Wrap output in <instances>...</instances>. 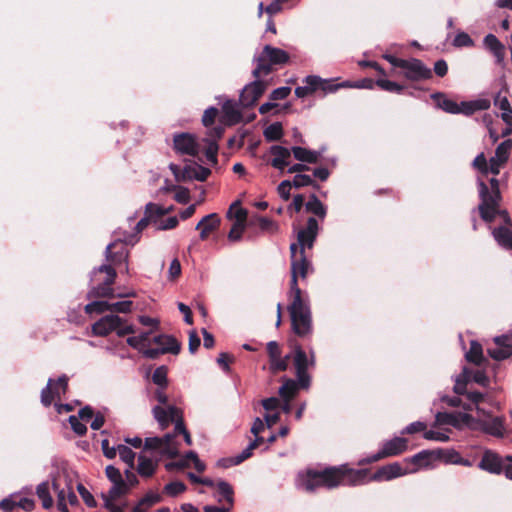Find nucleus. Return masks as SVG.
<instances>
[{
    "mask_svg": "<svg viewBox=\"0 0 512 512\" xmlns=\"http://www.w3.org/2000/svg\"><path fill=\"white\" fill-rule=\"evenodd\" d=\"M312 269L311 262L305 253H300L298 259L291 260V281L290 297L291 303L288 306L292 327L298 336H305L312 331V318L308 299L304 298L301 289L298 287L297 278H306L309 270Z\"/></svg>",
    "mask_w": 512,
    "mask_h": 512,
    "instance_id": "1",
    "label": "nucleus"
},
{
    "mask_svg": "<svg viewBox=\"0 0 512 512\" xmlns=\"http://www.w3.org/2000/svg\"><path fill=\"white\" fill-rule=\"evenodd\" d=\"M477 186L480 198L478 211L482 220L491 223L496 216H500L506 225L512 226L507 210L501 209L500 207L502 196L499 188V180L492 177L488 185L479 177L477 179Z\"/></svg>",
    "mask_w": 512,
    "mask_h": 512,
    "instance_id": "2",
    "label": "nucleus"
},
{
    "mask_svg": "<svg viewBox=\"0 0 512 512\" xmlns=\"http://www.w3.org/2000/svg\"><path fill=\"white\" fill-rule=\"evenodd\" d=\"M335 476L333 475V467L326 468L322 471L308 469L299 472L296 478V487L299 490L312 493L319 487H326L328 489L335 488Z\"/></svg>",
    "mask_w": 512,
    "mask_h": 512,
    "instance_id": "3",
    "label": "nucleus"
},
{
    "mask_svg": "<svg viewBox=\"0 0 512 512\" xmlns=\"http://www.w3.org/2000/svg\"><path fill=\"white\" fill-rule=\"evenodd\" d=\"M288 60L289 55L286 51L271 45H265L263 50L253 58L256 66L252 70V75L254 78L266 76L272 72L273 65L285 64Z\"/></svg>",
    "mask_w": 512,
    "mask_h": 512,
    "instance_id": "4",
    "label": "nucleus"
},
{
    "mask_svg": "<svg viewBox=\"0 0 512 512\" xmlns=\"http://www.w3.org/2000/svg\"><path fill=\"white\" fill-rule=\"evenodd\" d=\"M105 473L112 487L107 493H102L104 506L110 512H123V507L115 503V501L127 494V485L124 483V478L118 468L113 465H108Z\"/></svg>",
    "mask_w": 512,
    "mask_h": 512,
    "instance_id": "5",
    "label": "nucleus"
},
{
    "mask_svg": "<svg viewBox=\"0 0 512 512\" xmlns=\"http://www.w3.org/2000/svg\"><path fill=\"white\" fill-rule=\"evenodd\" d=\"M150 452V456L158 458L163 457L174 458L178 455L179 447L171 433L165 434L163 437H147L144 443V452Z\"/></svg>",
    "mask_w": 512,
    "mask_h": 512,
    "instance_id": "6",
    "label": "nucleus"
},
{
    "mask_svg": "<svg viewBox=\"0 0 512 512\" xmlns=\"http://www.w3.org/2000/svg\"><path fill=\"white\" fill-rule=\"evenodd\" d=\"M97 273H105V279L93 286L87 293V298H111L114 297V289L112 288V284L116 279V271L111 265L102 264L97 268H94L91 272V281L94 280V277Z\"/></svg>",
    "mask_w": 512,
    "mask_h": 512,
    "instance_id": "7",
    "label": "nucleus"
},
{
    "mask_svg": "<svg viewBox=\"0 0 512 512\" xmlns=\"http://www.w3.org/2000/svg\"><path fill=\"white\" fill-rule=\"evenodd\" d=\"M335 488L338 486H358L370 481L367 469H350L347 466L333 467Z\"/></svg>",
    "mask_w": 512,
    "mask_h": 512,
    "instance_id": "8",
    "label": "nucleus"
},
{
    "mask_svg": "<svg viewBox=\"0 0 512 512\" xmlns=\"http://www.w3.org/2000/svg\"><path fill=\"white\" fill-rule=\"evenodd\" d=\"M152 342L157 345L156 348H148L144 351V357L148 359H157L160 355L171 353L177 355L180 352V343L170 335L161 334L155 336Z\"/></svg>",
    "mask_w": 512,
    "mask_h": 512,
    "instance_id": "9",
    "label": "nucleus"
},
{
    "mask_svg": "<svg viewBox=\"0 0 512 512\" xmlns=\"http://www.w3.org/2000/svg\"><path fill=\"white\" fill-rule=\"evenodd\" d=\"M477 427L494 437L502 438L505 434L504 418L492 416L488 411H482L475 419Z\"/></svg>",
    "mask_w": 512,
    "mask_h": 512,
    "instance_id": "10",
    "label": "nucleus"
},
{
    "mask_svg": "<svg viewBox=\"0 0 512 512\" xmlns=\"http://www.w3.org/2000/svg\"><path fill=\"white\" fill-rule=\"evenodd\" d=\"M473 381L481 386H487L489 383V378L483 370L473 371L468 367H463L462 372L456 376L454 392L457 395H464L466 393V385Z\"/></svg>",
    "mask_w": 512,
    "mask_h": 512,
    "instance_id": "11",
    "label": "nucleus"
},
{
    "mask_svg": "<svg viewBox=\"0 0 512 512\" xmlns=\"http://www.w3.org/2000/svg\"><path fill=\"white\" fill-rule=\"evenodd\" d=\"M169 167L172 173L174 174L176 180L178 181H205L207 177L210 175V170L208 168L198 165L196 163L187 164L183 168L176 164H170Z\"/></svg>",
    "mask_w": 512,
    "mask_h": 512,
    "instance_id": "12",
    "label": "nucleus"
},
{
    "mask_svg": "<svg viewBox=\"0 0 512 512\" xmlns=\"http://www.w3.org/2000/svg\"><path fill=\"white\" fill-rule=\"evenodd\" d=\"M68 380L66 375L60 376L57 381L49 378L46 387L41 391V403L48 407L55 398L60 399L67 391Z\"/></svg>",
    "mask_w": 512,
    "mask_h": 512,
    "instance_id": "13",
    "label": "nucleus"
},
{
    "mask_svg": "<svg viewBox=\"0 0 512 512\" xmlns=\"http://www.w3.org/2000/svg\"><path fill=\"white\" fill-rule=\"evenodd\" d=\"M408 448V441L402 437H394L390 440L385 441L382 444V448L376 453L369 457L366 462L372 463L379 461L383 458L396 456L406 451Z\"/></svg>",
    "mask_w": 512,
    "mask_h": 512,
    "instance_id": "14",
    "label": "nucleus"
},
{
    "mask_svg": "<svg viewBox=\"0 0 512 512\" xmlns=\"http://www.w3.org/2000/svg\"><path fill=\"white\" fill-rule=\"evenodd\" d=\"M268 85L269 83L260 78H255L254 81L245 85L239 96L241 106L244 108L253 106L267 89Z\"/></svg>",
    "mask_w": 512,
    "mask_h": 512,
    "instance_id": "15",
    "label": "nucleus"
},
{
    "mask_svg": "<svg viewBox=\"0 0 512 512\" xmlns=\"http://www.w3.org/2000/svg\"><path fill=\"white\" fill-rule=\"evenodd\" d=\"M173 146L178 154L196 156L200 151V145L191 133L182 132L174 134Z\"/></svg>",
    "mask_w": 512,
    "mask_h": 512,
    "instance_id": "16",
    "label": "nucleus"
},
{
    "mask_svg": "<svg viewBox=\"0 0 512 512\" xmlns=\"http://www.w3.org/2000/svg\"><path fill=\"white\" fill-rule=\"evenodd\" d=\"M401 69L404 70L405 78L412 81L429 79L432 76L431 70L426 67L422 61L416 58L403 60Z\"/></svg>",
    "mask_w": 512,
    "mask_h": 512,
    "instance_id": "17",
    "label": "nucleus"
},
{
    "mask_svg": "<svg viewBox=\"0 0 512 512\" xmlns=\"http://www.w3.org/2000/svg\"><path fill=\"white\" fill-rule=\"evenodd\" d=\"M493 341L496 347L487 349V353L492 359L502 361L512 355V334L496 336Z\"/></svg>",
    "mask_w": 512,
    "mask_h": 512,
    "instance_id": "18",
    "label": "nucleus"
},
{
    "mask_svg": "<svg viewBox=\"0 0 512 512\" xmlns=\"http://www.w3.org/2000/svg\"><path fill=\"white\" fill-rule=\"evenodd\" d=\"M410 473L409 467H403L399 462H394L380 467L370 479L372 481H390Z\"/></svg>",
    "mask_w": 512,
    "mask_h": 512,
    "instance_id": "19",
    "label": "nucleus"
},
{
    "mask_svg": "<svg viewBox=\"0 0 512 512\" xmlns=\"http://www.w3.org/2000/svg\"><path fill=\"white\" fill-rule=\"evenodd\" d=\"M318 222L314 217L307 220L306 227L299 230L297 240L300 247V253H305V248H312L318 235Z\"/></svg>",
    "mask_w": 512,
    "mask_h": 512,
    "instance_id": "20",
    "label": "nucleus"
},
{
    "mask_svg": "<svg viewBox=\"0 0 512 512\" xmlns=\"http://www.w3.org/2000/svg\"><path fill=\"white\" fill-rule=\"evenodd\" d=\"M120 316L114 313L105 315L91 327V334L97 337H106L118 327Z\"/></svg>",
    "mask_w": 512,
    "mask_h": 512,
    "instance_id": "21",
    "label": "nucleus"
},
{
    "mask_svg": "<svg viewBox=\"0 0 512 512\" xmlns=\"http://www.w3.org/2000/svg\"><path fill=\"white\" fill-rule=\"evenodd\" d=\"M510 87L504 84L494 97V106L501 111V118L507 125H512V109L509 102Z\"/></svg>",
    "mask_w": 512,
    "mask_h": 512,
    "instance_id": "22",
    "label": "nucleus"
},
{
    "mask_svg": "<svg viewBox=\"0 0 512 512\" xmlns=\"http://www.w3.org/2000/svg\"><path fill=\"white\" fill-rule=\"evenodd\" d=\"M153 415L162 428L167 427L171 422L176 423L178 419H182L181 411L173 405L167 407L155 406Z\"/></svg>",
    "mask_w": 512,
    "mask_h": 512,
    "instance_id": "23",
    "label": "nucleus"
},
{
    "mask_svg": "<svg viewBox=\"0 0 512 512\" xmlns=\"http://www.w3.org/2000/svg\"><path fill=\"white\" fill-rule=\"evenodd\" d=\"M472 420L473 417L466 413L438 412L435 415V423L437 425H451L457 428L462 424H470Z\"/></svg>",
    "mask_w": 512,
    "mask_h": 512,
    "instance_id": "24",
    "label": "nucleus"
},
{
    "mask_svg": "<svg viewBox=\"0 0 512 512\" xmlns=\"http://www.w3.org/2000/svg\"><path fill=\"white\" fill-rule=\"evenodd\" d=\"M504 462L505 458L502 459L497 453L491 450H485L478 467L491 474H500L503 471Z\"/></svg>",
    "mask_w": 512,
    "mask_h": 512,
    "instance_id": "25",
    "label": "nucleus"
},
{
    "mask_svg": "<svg viewBox=\"0 0 512 512\" xmlns=\"http://www.w3.org/2000/svg\"><path fill=\"white\" fill-rule=\"evenodd\" d=\"M269 152L273 156L270 163L275 169L283 171L284 168L289 165L291 149L280 145H273L270 147Z\"/></svg>",
    "mask_w": 512,
    "mask_h": 512,
    "instance_id": "26",
    "label": "nucleus"
},
{
    "mask_svg": "<svg viewBox=\"0 0 512 512\" xmlns=\"http://www.w3.org/2000/svg\"><path fill=\"white\" fill-rule=\"evenodd\" d=\"M309 354L310 357H308L306 352L299 345L295 346L293 362L296 372L307 371L309 366L315 365V353L313 349L310 350Z\"/></svg>",
    "mask_w": 512,
    "mask_h": 512,
    "instance_id": "27",
    "label": "nucleus"
},
{
    "mask_svg": "<svg viewBox=\"0 0 512 512\" xmlns=\"http://www.w3.org/2000/svg\"><path fill=\"white\" fill-rule=\"evenodd\" d=\"M465 359L478 367H485L488 364V360L483 354L482 345L476 340L470 341L469 350L465 352Z\"/></svg>",
    "mask_w": 512,
    "mask_h": 512,
    "instance_id": "28",
    "label": "nucleus"
},
{
    "mask_svg": "<svg viewBox=\"0 0 512 512\" xmlns=\"http://www.w3.org/2000/svg\"><path fill=\"white\" fill-rule=\"evenodd\" d=\"M433 454L429 450H422L419 453L406 458L404 462L414 465L410 468L411 473H415L420 469L429 468L432 464Z\"/></svg>",
    "mask_w": 512,
    "mask_h": 512,
    "instance_id": "29",
    "label": "nucleus"
},
{
    "mask_svg": "<svg viewBox=\"0 0 512 512\" xmlns=\"http://www.w3.org/2000/svg\"><path fill=\"white\" fill-rule=\"evenodd\" d=\"M219 225L220 218L216 213H211L204 216L196 225V229L200 230V239H207L209 234L217 229Z\"/></svg>",
    "mask_w": 512,
    "mask_h": 512,
    "instance_id": "30",
    "label": "nucleus"
},
{
    "mask_svg": "<svg viewBox=\"0 0 512 512\" xmlns=\"http://www.w3.org/2000/svg\"><path fill=\"white\" fill-rule=\"evenodd\" d=\"M468 400L471 402L470 404L463 405V408L465 410H472L473 408L476 409L477 415L482 413V411H485L480 404L481 403H488L489 405H494V401L487 395L483 394L481 392H466Z\"/></svg>",
    "mask_w": 512,
    "mask_h": 512,
    "instance_id": "31",
    "label": "nucleus"
},
{
    "mask_svg": "<svg viewBox=\"0 0 512 512\" xmlns=\"http://www.w3.org/2000/svg\"><path fill=\"white\" fill-rule=\"evenodd\" d=\"M158 462V458L148 457L144 453H141L138 457V474L142 477H151L155 473Z\"/></svg>",
    "mask_w": 512,
    "mask_h": 512,
    "instance_id": "32",
    "label": "nucleus"
},
{
    "mask_svg": "<svg viewBox=\"0 0 512 512\" xmlns=\"http://www.w3.org/2000/svg\"><path fill=\"white\" fill-rule=\"evenodd\" d=\"M485 48H487L496 58L497 63H501L505 57L504 45L493 34H488L483 40Z\"/></svg>",
    "mask_w": 512,
    "mask_h": 512,
    "instance_id": "33",
    "label": "nucleus"
},
{
    "mask_svg": "<svg viewBox=\"0 0 512 512\" xmlns=\"http://www.w3.org/2000/svg\"><path fill=\"white\" fill-rule=\"evenodd\" d=\"M490 107L488 99H477L474 101H463L459 104L460 113L464 115H471L479 110H486Z\"/></svg>",
    "mask_w": 512,
    "mask_h": 512,
    "instance_id": "34",
    "label": "nucleus"
},
{
    "mask_svg": "<svg viewBox=\"0 0 512 512\" xmlns=\"http://www.w3.org/2000/svg\"><path fill=\"white\" fill-rule=\"evenodd\" d=\"M51 488L52 483L50 484L48 481H43L36 487V495L41 500L44 509H50L54 504Z\"/></svg>",
    "mask_w": 512,
    "mask_h": 512,
    "instance_id": "35",
    "label": "nucleus"
},
{
    "mask_svg": "<svg viewBox=\"0 0 512 512\" xmlns=\"http://www.w3.org/2000/svg\"><path fill=\"white\" fill-rule=\"evenodd\" d=\"M495 241L503 248L512 250V231L507 227H497L492 231Z\"/></svg>",
    "mask_w": 512,
    "mask_h": 512,
    "instance_id": "36",
    "label": "nucleus"
},
{
    "mask_svg": "<svg viewBox=\"0 0 512 512\" xmlns=\"http://www.w3.org/2000/svg\"><path fill=\"white\" fill-rule=\"evenodd\" d=\"M291 153H293L296 160L305 163H316L320 157L319 152L308 150L300 146H293L291 148Z\"/></svg>",
    "mask_w": 512,
    "mask_h": 512,
    "instance_id": "37",
    "label": "nucleus"
},
{
    "mask_svg": "<svg viewBox=\"0 0 512 512\" xmlns=\"http://www.w3.org/2000/svg\"><path fill=\"white\" fill-rule=\"evenodd\" d=\"M117 241L110 243L107 245L105 250V256L108 261L113 262L114 264H120L124 262L127 265L128 261V251L124 248V246H121V249L112 252L111 249L116 246ZM126 271H128V267L126 266Z\"/></svg>",
    "mask_w": 512,
    "mask_h": 512,
    "instance_id": "38",
    "label": "nucleus"
},
{
    "mask_svg": "<svg viewBox=\"0 0 512 512\" xmlns=\"http://www.w3.org/2000/svg\"><path fill=\"white\" fill-rule=\"evenodd\" d=\"M432 98L436 100L437 106L443 111L451 114H460L459 104L452 99L447 98L442 93H435Z\"/></svg>",
    "mask_w": 512,
    "mask_h": 512,
    "instance_id": "39",
    "label": "nucleus"
},
{
    "mask_svg": "<svg viewBox=\"0 0 512 512\" xmlns=\"http://www.w3.org/2000/svg\"><path fill=\"white\" fill-rule=\"evenodd\" d=\"M217 491L220 497L217 499L218 502H222L223 500L230 506L234 505V490L233 487L224 480H219L216 483Z\"/></svg>",
    "mask_w": 512,
    "mask_h": 512,
    "instance_id": "40",
    "label": "nucleus"
},
{
    "mask_svg": "<svg viewBox=\"0 0 512 512\" xmlns=\"http://www.w3.org/2000/svg\"><path fill=\"white\" fill-rule=\"evenodd\" d=\"M306 210L314 215L324 219L327 213L326 207L324 204L318 199L315 194H312L309 197V200L305 204Z\"/></svg>",
    "mask_w": 512,
    "mask_h": 512,
    "instance_id": "41",
    "label": "nucleus"
},
{
    "mask_svg": "<svg viewBox=\"0 0 512 512\" xmlns=\"http://www.w3.org/2000/svg\"><path fill=\"white\" fill-rule=\"evenodd\" d=\"M227 217L229 219H234V223L246 224L247 210L240 206L239 201H236L231 204L227 212Z\"/></svg>",
    "mask_w": 512,
    "mask_h": 512,
    "instance_id": "42",
    "label": "nucleus"
},
{
    "mask_svg": "<svg viewBox=\"0 0 512 512\" xmlns=\"http://www.w3.org/2000/svg\"><path fill=\"white\" fill-rule=\"evenodd\" d=\"M263 135L267 141H277L280 140L283 136V127L280 122H275L267 126Z\"/></svg>",
    "mask_w": 512,
    "mask_h": 512,
    "instance_id": "43",
    "label": "nucleus"
},
{
    "mask_svg": "<svg viewBox=\"0 0 512 512\" xmlns=\"http://www.w3.org/2000/svg\"><path fill=\"white\" fill-rule=\"evenodd\" d=\"M511 149H512V140L506 139L497 146L494 156L496 157V159L499 162L506 163L509 159Z\"/></svg>",
    "mask_w": 512,
    "mask_h": 512,
    "instance_id": "44",
    "label": "nucleus"
},
{
    "mask_svg": "<svg viewBox=\"0 0 512 512\" xmlns=\"http://www.w3.org/2000/svg\"><path fill=\"white\" fill-rule=\"evenodd\" d=\"M84 311L87 314H92V313L102 314L107 311L111 312L110 302L104 301V300L92 301V302L88 303L87 305H85Z\"/></svg>",
    "mask_w": 512,
    "mask_h": 512,
    "instance_id": "45",
    "label": "nucleus"
},
{
    "mask_svg": "<svg viewBox=\"0 0 512 512\" xmlns=\"http://www.w3.org/2000/svg\"><path fill=\"white\" fill-rule=\"evenodd\" d=\"M117 454L120 459L127 464V467L134 468L135 453L131 448L124 444L117 445Z\"/></svg>",
    "mask_w": 512,
    "mask_h": 512,
    "instance_id": "46",
    "label": "nucleus"
},
{
    "mask_svg": "<svg viewBox=\"0 0 512 512\" xmlns=\"http://www.w3.org/2000/svg\"><path fill=\"white\" fill-rule=\"evenodd\" d=\"M52 489L57 494V506H58V509L61 512H68L67 502H66L67 489L60 488V486H59V484L57 483L56 480H53V482H52Z\"/></svg>",
    "mask_w": 512,
    "mask_h": 512,
    "instance_id": "47",
    "label": "nucleus"
},
{
    "mask_svg": "<svg viewBox=\"0 0 512 512\" xmlns=\"http://www.w3.org/2000/svg\"><path fill=\"white\" fill-rule=\"evenodd\" d=\"M171 211V207L163 208L162 206L155 203H147L145 206V214L149 216L153 221H156L157 218L169 213Z\"/></svg>",
    "mask_w": 512,
    "mask_h": 512,
    "instance_id": "48",
    "label": "nucleus"
},
{
    "mask_svg": "<svg viewBox=\"0 0 512 512\" xmlns=\"http://www.w3.org/2000/svg\"><path fill=\"white\" fill-rule=\"evenodd\" d=\"M223 112L226 117L232 122H238L241 119V112L237 107V104L231 100L226 101L223 104Z\"/></svg>",
    "mask_w": 512,
    "mask_h": 512,
    "instance_id": "49",
    "label": "nucleus"
},
{
    "mask_svg": "<svg viewBox=\"0 0 512 512\" xmlns=\"http://www.w3.org/2000/svg\"><path fill=\"white\" fill-rule=\"evenodd\" d=\"M297 391V384L294 380H286L285 383L279 388V395L283 400L290 401Z\"/></svg>",
    "mask_w": 512,
    "mask_h": 512,
    "instance_id": "50",
    "label": "nucleus"
},
{
    "mask_svg": "<svg viewBox=\"0 0 512 512\" xmlns=\"http://www.w3.org/2000/svg\"><path fill=\"white\" fill-rule=\"evenodd\" d=\"M186 490V485L181 481H172L164 486V494L176 497Z\"/></svg>",
    "mask_w": 512,
    "mask_h": 512,
    "instance_id": "51",
    "label": "nucleus"
},
{
    "mask_svg": "<svg viewBox=\"0 0 512 512\" xmlns=\"http://www.w3.org/2000/svg\"><path fill=\"white\" fill-rule=\"evenodd\" d=\"M167 367L162 365L157 367L152 375V381L161 388L167 386Z\"/></svg>",
    "mask_w": 512,
    "mask_h": 512,
    "instance_id": "52",
    "label": "nucleus"
},
{
    "mask_svg": "<svg viewBox=\"0 0 512 512\" xmlns=\"http://www.w3.org/2000/svg\"><path fill=\"white\" fill-rule=\"evenodd\" d=\"M290 355H286L284 358L281 355L276 356L275 358H271L270 360V370L273 373H277L280 371H285L288 367V360Z\"/></svg>",
    "mask_w": 512,
    "mask_h": 512,
    "instance_id": "53",
    "label": "nucleus"
},
{
    "mask_svg": "<svg viewBox=\"0 0 512 512\" xmlns=\"http://www.w3.org/2000/svg\"><path fill=\"white\" fill-rule=\"evenodd\" d=\"M376 85L385 91L397 93V94L402 93V91L404 89V86H402L394 81L387 80V79L376 80Z\"/></svg>",
    "mask_w": 512,
    "mask_h": 512,
    "instance_id": "54",
    "label": "nucleus"
},
{
    "mask_svg": "<svg viewBox=\"0 0 512 512\" xmlns=\"http://www.w3.org/2000/svg\"><path fill=\"white\" fill-rule=\"evenodd\" d=\"M452 44L455 47H471L474 45V41L466 32H459L456 34Z\"/></svg>",
    "mask_w": 512,
    "mask_h": 512,
    "instance_id": "55",
    "label": "nucleus"
},
{
    "mask_svg": "<svg viewBox=\"0 0 512 512\" xmlns=\"http://www.w3.org/2000/svg\"><path fill=\"white\" fill-rule=\"evenodd\" d=\"M111 312L116 313H130L132 310L133 302L130 300H124L119 302L110 303Z\"/></svg>",
    "mask_w": 512,
    "mask_h": 512,
    "instance_id": "56",
    "label": "nucleus"
},
{
    "mask_svg": "<svg viewBox=\"0 0 512 512\" xmlns=\"http://www.w3.org/2000/svg\"><path fill=\"white\" fill-rule=\"evenodd\" d=\"M161 500L162 497L159 493L149 491L139 502L148 510L151 506H153L156 503H159Z\"/></svg>",
    "mask_w": 512,
    "mask_h": 512,
    "instance_id": "57",
    "label": "nucleus"
},
{
    "mask_svg": "<svg viewBox=\"0 0 512 512\" xmlns=\"http://www.w3.org/2000/svg\"><path fill=\"white\" fill-rule=\"evenodd\" d=\"M19 493H12L0 501V509L4 512H12L16 508V498Z\"/></svg>",
    "mask_w": 512,
    "mask_h": 512,
    "instance_id": "58",
    "label": "nucleus"
},
{
    "mask_svg": "<svg viewBox=\"0 0 512 512\" xmlns=\"http://www.w3.org/2000/svg\"><path fill=\"white\" fill-rule=\"evenodd\" d=\"M254 450V444H249L241 453L238 455L229 458L231 465H239L246 459H248L252 455V451Z\"/></svg>",
    "mask_w": 512,
    "mask_h": 512,
    "instance_id": "59",
    "label": "nucleus"
},
{
    "mask_svg": "<svg viewBox=\"0 0 512 512\" xmlns=\"http://www.w3.org/2000/svg\"><path fill=\"white\" fill-rule=\"evenodd\" d=\"M291 183L295 188L314 185L312 177L306 174H296Z\"/></svg>",
    "mask_w": 512,
    "mask_h": 512,
    "instance_id": "60",
    "label": "nucleus"
},
{
    "mask_svg": "<svg viewBox=\"0 0 512 512\" xmlns=\"http://www.w3.org/2000/svg\"><path fill=\"white\" fill-rule=\"evenodd\" d=\"M77 490L82 497L83 501L88 507H96L97 503L93 495L81 483L77 485Z\"/></svg>",
    "mask_w": 512,
    "mask_h": 512,
    "instance_id": "61",
    "label": "nucleus"
},
{
    "mask_svg": "<svg viewBox=\"0 0 512 512\" xmlns=\"http://www.w3.org/2000/svg\"><path fill=\"white\" fill-rule=\"evenodd\" d=\"M114 332L118 337H124L125 335L135 333V328L133 325L127 324L124 318L120 317V323Z\"/></svg>",
    "mask_w": 512,
    "mask_h": 512,
    "instance_id": "62",
    "label": "nucleus"
},
{
    "mask_svg": "<svg viewBox=\"0 0 512 512\" xmlns=\"http://www.w3.org/2000/svg\"><path fill=\"white\" fill-rule=\"evenodd\" d=\"M245 227L246 224L233 223L228 233V239L233 242L239 241L242 238Z\"/></svg>",
    "mask_w": 512,
    "mask_h": 512,
    "instance_id": "63",
    "label": "nucleus"
},
{
    "mask_svg": "<svg viewBox=\"0 0 512 512\" xmlns=\"http://www.w3.org/2000/svg\"><path fill=\"white\" fill-rule=\"evenodd\" d=\"M281 401L277 397H269L261 401L262 407L266 412H277L280 408Z\"/></svg>",
    "mask_w": 512,
    "mask_h": 512,
    "instance_id": "64",
    "label": "nucleus"
}]
</instances>
